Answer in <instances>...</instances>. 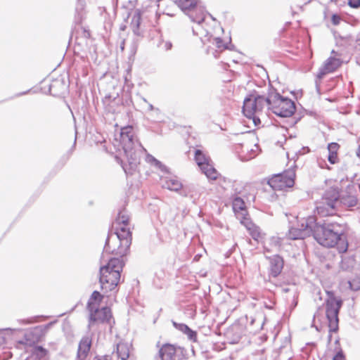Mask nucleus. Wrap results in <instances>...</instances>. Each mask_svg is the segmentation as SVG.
Returning a JSON list of instances; mask_svg holds the SVG:
<instances>
[{
	"instance_id": "obj_1",
	"label": "nucleus",
	"mask_w": 360,
	"mask_h": 360,
	"mask_svg": "<svg viewBox=\"0 0 360 360\" xmlns=\"http://www.w3.org/2000/svg\"><path fill=\"white\" fill-rule=\"evenodd\" d=\"M314 238L322 246L336 248L340 254L348 250V241L342 233L341 225L338 223L324 224L317 226L314 230Z\"/></svg>"
},
{
	"instance_id": "obj_2",
	"label": "nucleus",
	"mask_w": 360,
	"mask_h": 360,
	"mask_svg": "<svg viewBox=\"0 0 360 360\" xmlns=\"http://www.w3.org/2000/svg\"><path fill=\"white\" fill-rule=\"evenodd\" d=\"M342 189L341 182L338 180L328 179L325 181L321 198L316 203V210L319 215L326 217L335 214Z\"/></svg>"
},
{
	"instance_id": "obj_3",
	"label": "nucleus",
	"mask_w": 360,
	"mask_h": 360,
	"mask_svg": "<svg viewBox=\"0 0 360 360\" xmlns=\"http://www.w3.org/2000/svg\"><path fill=\"white\" fill-rule=\"evenodd\" d=\"M124 265L122 259L113 257L100 267L99 282L101 288L105 293L116 289L120 281Z\"/></svg>"
},
{
	"instance_id": "obj_4",
	"label": "nucleus",
	"mask_w": 360,
	"mask_h": 360,
	"mask_svg": "<svg viewBox=\"0 0 360 360\" xmlns=\"http://www.w3.org/2000/svg\"><path fill=\"white\" fill-rule=\"evenodd\" d=\"M120 142L123 153H120V157H117V158L120 160L122 167H124V160L128 162L131 167L139 164L140 155L139 153L135 149L133 128L131 127L128 126L122 129Z\"/></svg>"
},
{
	"instance_id": "obj_5",
	"label": "nucleus",
	"mask_w": 360,
	"mask_h": 360,
	"mask_svg": "<svg viewBox=\"0 0 360 360\" xmlns=\"http://www.w3.org/2000/svg\"><path fill=\"white\" fill-rule=\"evenodd\" d=\"M269 98L253 95L245 98L243 103V111L245 117L252 120L255 126L260 124L259 115L265 106H268Z\"/></svg>"
},
{
	"instance_id": "obj_6",
	"label": "nucleus",
	"mask_w": 360,
	"mask_h": 360,
	"mask_svg": "<svg viewBox=\"0 0 360 360\" xmlns=\"http://www.w3.org/2000/svg\"><path fill=\"white\" fill-rule=\"evenodd\" d=\"M328 298L325 302L326 315L328 321L330 332L336 333L339 328L338 314L342 305V300L338 299L332 291H326Z\"/></svg>"
},
{
	"instance_id": "obj_7",
	"label": "nucleus",
	"mask_w": 360,
	"mask_h": 360,
	"mask_svg": "<svg viewBox=\"0 0 360 360\" xmlns=\"http://www.w3.org/2000/svg\"><path fill=\"white\" fill-rule=\"evenodd\" d=\"M268 106L274 114L280 117H290L295 111L294 102L289 98L282 97L278 94L269 96Z\"/></svg>"
},
{
	"instance_id": "obj_8",
	"label": "nucleus",
	"mask_w": 360,
	"mask_h": 360,
	"mask_svg": "<svg viewBox=\"0 0 360 360\" xmlns=\"http://www.w3.org/2000/svg\"><path fill=\"white\" fill-rule=\"evenodd\" d=\"M131 244V240L120 238L119 236L110 233L106 240L104 252L122 257L129 252Z\"/></svg>"
},
{
	"instance_id": "obj_9",
	"label": "nucleus",
	"mask_w": 360,
	"mask_h": 360,
	"mask_svg": "<svg viewBox=\"0 0 360 360\" xmlns=\"http://www.w3.org/2000/svg\"><path fill=\"white\" fill-rule=\"evenodd\" d=\"M295 172L286 170L283 173L275 174L268 180V184L276 191H283L292 188L295 184Z\"/></svg>"
},
{
	"instance_id": "obj_10",
	"label": "nucleus",
	"mask_w": 360,
	"mask_h": 360,
	"mask_svg": "<svg viewBox=\"0 0 360 360\" xmlns=\"http://www.w3.org/2000/svg\"><path fill=\"white\" fill-rule=\"evenodd\" d=\"M112 226L115 230L114 235L119 236L120 238L132 240V234L129 228V217L127 212H120Z\"/></svg>"
},
{
	"instance_id": "obj_11",
	"label": "nucleus",
	"mask_w": 360,
	"mask_h": 360,
	"mask_svg": "<svg viewBox=\"0 0 360 360\" xmlns=\"http://www.w3.org/2000/svg\"><path fill=\"white\" fill-rule=\"evenodd\" d=\"M184 12H189V16L193 22H200L204 20V13L200 8L197 6V0H174Z\"/></svg>"
},
{
	"instance_id": "obj_12",
	"label": "nucleus",
	"mask_w": 360,
	"mask_h": 360,
	"mask_svg": "<svg viewBox=\"0 0 360 360\" xmlns=\"http://www.w3.org/2000/svg\"><path fill=\"white\" fill-rule=\"evenodd\" d=\"M311 228L308 222V219L305 218L301 219V226H293L290 229L287 234V237L290 240L304 239L310 236Z\"/></svg>"
},
{
	"instance_id": "obj_13",
	"label": "nucleus",
	"mask_w": 360,
	"mask_h": 360,
	"mask_svg": "<svg viewBox=\"0 0 360 360\" xmlns=\"http://www.w3.org/2000/svg\"><path fill=\"white\" fill-rule=\"evenodd\" d=\"M41 337L38 328H33L25 333L22 339L18 341V344L24 347L25 349L32 348L41 341Z\"/></svg>"
},
{
	"instance_id": "obj_14",
	"label": "nucleus",
	"mask_w": 360,
	"mask_h": 360,
	"mask_svg": "<svg viewBox=\"0 0 360 360\" xmlns=\"http://www.w3.org/2000/svg\"><path fill=\"white\" fill-rule=\"evenodd\" d=\"M341 65L342 60L340 58L330 57L324 62L323 66L320 68L317 77L319 79H322L324 75L335 71Z\"/></svg>"
},
{
	"instance_id": "obj_15",
	"label": "nucleus",
	"mask_w": 360,
	"mask_h": 360,
	"mask_svg": "<svg viewBox=\"0 0 360 360\" xmlns=\"http://www.w3.org/2000/svg\"><path fill=\"white\" fill-rule=\"evenodd\" d=\"M112 317L111 310L108 307L97 308L91 311L90 321L91 323L108 322Z\"/></svg>"
},
{
	"instance_id": "obj_16",
	"label": "nucleus",
	"mask_w": 360,
	"mask_h": 360,
	"mask_svg": "<svg viewBox=\"0 0 360 360\" xmlns=\"http://www.w3.org/2000/svg\"><path fill=\"white\" fill-rule=\"evenodd\" d=\"M92 345V338L89 336L83 337L79 342L77 360H86Z\"/></svg>"
},
{
	"instance_id": "obj_17",
	"label": "nucleus",
	"mask_w": 360,
	"mask_h": 360,
	"mask_svg": "<svg viewBox=\"0 0 360 360\" xmlns=\"http://www.w3.org/2000/svg\"><path fill=\"white\" fill-rule=\"evenodd\" d=\"M177 348L174 345L165 344L160 349V356L162 360H175Z\"/></svg>"
},
{
	"instance_id": "obj_18",
	"label": "nucleus",
	"mask_w": 360,
	"mask_h": 360,
	"mask_svg": "<svg viewBox=\"0 0 360 360\" xmlns=\"http://www.w3.org/2000/svg\"><path fill=\"white\" fill-rule=\"evenodd\" d=\"M232 206L237 219H240L249 214L244 200L240 197H236L233 199Z\"/></svg>"
},
{
	"instance_id": "obj_19",
	"label": "nucleus",
	"mask_w": 360,
	"mask_h": 360,
	"mask_svg": "<svg viewBox=\"0 0 360 360\" xmlns=\"http://www.w3.org/2000/svg\"><path fill=\"white\" fill-rule=\"evenodd\" d=\"M284 262L281 257L274 256L270 260V274L273 277L278 276L282 271Z\"/></svg>"
},
{
	"instance_id": "obj_20",
	"label": "nucleus",
	"mask_w": 360,
	"mask_h": 360,
	"mask_svg": "<svg viewBox=\"0 0 360 360\" xmlns=\"http://www.w3.org/2000/svg\"><path fill=\"white\" fill-rule=\"evenodd\" d=\"M131 345L128 342H120L117 345V356L122 360H127L130 356Z\"/></svg>"
},
{
	"instance_id": "obj_21",
	"label": "nucleus",
	"mask_w": 360,
	"mask_h": 360,
	"mask_svg": "<svg viewBox=\"0 0 360 360\" xmlns=\"http://www.w3.org/2000/svg\"><path fill=\"white\" fill-rule=\"evenodd\" d=\"M174 326L177 330L187 335L188 338L193 342L197 341V333L191 329L187 325L184 323H173Z\"/></svg>"
},
{
	"instance_id": "obj_22",
	"label": "nucleus",
	"mask_w": 360,
	"mask_h": 360,
	"mask_svg": "<svg viewBox=\"0 0 360 360\" xmlns=\"http://www.w3.org/2000/svg\"><path fill=\"white\" fill-rule=\"evenodd\" d=\"M103 298V295H102L98 291H94L87 303V307L89 311H92L94 309L98 308L102 302Z\"/></svg>"
},
{
	"instance_id": "obj_23",
	"label": "nucleus",
	"mask_w": 360,
	"mask_h": 360,
	"mask_svg": "<svg viewBox=\"0 0 360 360\" xmlns=\"http://www.w3.org/2000/svg\"><path fill=\"white\" fill-rule=\"evenodd\" d=\"M340 145L337 143H330L328 146V160L331 164H335L339 161L338 150Z\"/></svg>"
},
{
	"instance_id": "obj_24",
	"label": "nucleus",
	"mask_w": 360,
	"mask_h": 360,
	"mask_svg": "<svg viewBox=\"0 0 360 360\" xmlns=\"http://www.w3.org/2000/svg\"><path fill=\"white\" fill-rule=\"evenodd\" d=\"M195 160L200 169L212 162L210 158L201 150L195 152Z\"/></svg>"
},
{
	"instance_id": "obj_25",
	"label": "nucleus",
	"mask_w": 360,
	"mask_h": 360,
	"mask_svg": "<svg viewBox=\"0 0 360 360\" xmlns=\"http://www.w3.org/2000/svg\"><path fill=\"white\" fill-rule=\"evenodd\" d=\"M162 186L170 191H178L182 188V184L176 177H167Z\"/></svg>"
},
{
	"instance_id": "obj_26",
	"label": "nucleus",
	"mask_w": 360,
	"mask_h": 360,
	"mask_svg": "<svg viewBox=\"0 0 360 360\" xmlns=\"http://www.w3.org/2000/svg\"><path fill=\"white\" fill-rule=\"evenodd\" d=\"M201 170L206 176L211 180H217L220 175L217 170L213 167L212 162L202 167Z\"/></svg>"
},
{
	"instance_id": "obj_27",
	"label": "nucleus",
	"mask_w": 360,
	"mask_h": 360,
	"mask_svg": "<svg viewBox=\"0 0 360 360\" xmlns=\"http://www.w3.org/2000/svg\"><path fill=\"white\" fill-rule=\"evenodd\" d=\"M48 354L49 351L46 348L41 346H37V345L33 347L31 350L32 356L39 360L45 358Z\"/></svg>"
},
{
	"instance_id": "obj_28",
	"label": "nucleus",
	"mask_w": 360,
	"mask_h": 360,
	"mask_svg": "<svg viewBox=\"0 0 360 360\" xmlns=\"http://www.w3.org/2000/svg\"><path fill=\"white\" fill-rule=\"evenodd\" d=\"M248 232L255 240L259 241L264 238V234L262 233L258 226L252 227L248 230Z\"/></svg>"
},
{
	"instance_id": "obj_29",
	"label": "nucleus",
	"mask_w": 360,
	"mask_h": 360,
	"mask_svg": "<svg viewBox=\"0 0 360 360\" xmlns=\"http://www.w3.org/2000/svg\"><path fill=\"white\" fill-rule=\"evenodd\" d=\"M238 219L240 220V224H243L247 229L248 231L251 229L252 227L257 226L252 221L249 214L246 216H244V217Z\"/></svg>"
},
{
	"instance_id": "obj_30",
	"label": "nucleus",
	"mask_w": 360,
	"mask_h": 360,
	"mask_svg": "<svg viewBox=\"0 0 360 360\" xmlns=\"http://www.w3.org/2000/svg\"><path fill=\"white\" fill-rule=\"evenodd\" d=\"M214 45L219 52H222L228 48L226 43H225L219 37H217L214 39Z\"/></svg>"
},
{
	"instance_id": "obj_31",
	"label": "nucleus",
	"mask_w": 360,
	"mask_h": 360,
	"mask_svg": "<svg viewBox=\"0 0 360 360\" xmlns=\"http://www.w3.org/2000/svg\"><path fill=\"white\" fill-rule=\"evenodd\" d=\"M146 160L149 164H150L152 165H154L155 167H158V168H159V169H160L162 170L164 168V166L162 165V164L159 160H156L151 155H147V156L146 158Z\"/></svg>"
},
{
	"instance_id": "obj_32",
	"label": "nucleus",
	"mask_w": 360,
	"mask_h": 360,
	"mask_svg": "<svg viewBox=\"0 0 360 360\" xmlns=\"http://www.w3.org/2000/svg\"><path fill=\"white\" fill-rule=\"evenodd\" d=\"M335 343L340 345L338 340L335 341ZM333 360H346V356L340 346L338 347V349L333 357Z\"/></svg>"
},
{
	"instance_id": "obj_33",
	"label": "nucleus",
	"mask_w": 360,
	"mask_h": 360,
	"mask_svg": "<svg viewBox=\"0 0 360 360\" xmlns=\"http://www.w3.org/2000/svg\"><path fill=\"white\" fill-rule=\"evenodd\" d=\"M58 84H61V86H63V84L60 82V81L58 79H55L52 82V83L50 84V91L51 94H57V91L53 90V89L56 87V86H58Z\"/></svg>"
},
{
	"instance_id": "obj_34",
	"label": "nucleus",
	"mask_w": 360,
	"mask_h": 360,
	"mask_svg": "<svg viewBox=\"0 0 360 360\" xmlns=\"http://www.w3.org/2000/svg\"><path fill=\"white\" fill-rule=\"evenodd\" d=\"M348 5L354 8L360 7V0H348Z\"/></svg>"
},
{
	"instance_id": "obj_35",
	"label": "nucleus",
	"mask_w": 360,
	"mask_h": 360,
	"mask_svg": "<svg viewBox=\"0 0 360 360\" xmlns=\"http://www.w3.org/2000/svg\"><path fill=\"white\" fill-rule=\"evenodd\" d=\"M92 360H112V357L110 355H96L95 356Z\"/></svg>"
},
{
	"instance_id": "obj_36",
	"label": "nucleus",
	"mask_w": 360,
	"mask_h": 360,
	"mask_svg": "<svg viewBox=\"0 0 360 360\" xmlns=\"http://www.w3.org/2000/svg\"><path fill=\"white\" fill-rule=\"evenodd\" d=\"M331 22L334 25H338L340 22V17L337 14H333L331 17Z\"/></svg>"
},
{
	"instance_id": "obj_37",
	"label": "nucleus",
	"mask_w": 360,
	"mask_h": 360,
	"mask_svg": "<svg viewBox=\"0 0 360 360\" xmlns=\"http://www.w3.org/2000/svg\"><path fill=\"white\" fill-rule=\"evenodd\" d=\"M136 21V24L137 26L139 25L140 20H141V13L139 12H136V14L133 17V21Z\"/></svg>"
},
{
	"instance_id": "obj_38",
	"label": "nucleus",
	"mask_w": 360,
	"mask_h": 360,
	"mask_svg": "<svg viewBox=\"0 0 360 360\" xmlns=\"http://www.w3.org/2000/svg\"><path fill=\"white\" fill-rule=\"evenodd\" d=\"M357 155L360 158V148H359V150L357 152Z\"/></svg>"
},
{
	"instance_id": "obj_39",
	"label": "nucleus",
	"mask_w": 360,
	"mask_h": 360,
	"mask_svg": "<svg viewBox=\"0 0 360 360\" xmlns=\"http://www.w3.org/2000/svg\"><path fill=\"white\" fill-rule=\"evenodd\" d=\"M331 341V335H329V338H328V342H330Z\"/></svg>"
}]
</instances>
